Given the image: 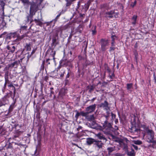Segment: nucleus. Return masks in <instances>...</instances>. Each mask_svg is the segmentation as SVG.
<instances>
[{
  "instance_id": "1",
  "label": "nucleus",
  "mask_w": 156,
  "mask_h": 156,
  "mask_svg": "<svg viewBox=\"0 0 156 156\" xmlns=\"http://www.w3.org/2000/svg\"><path fill=\"white\" fill-rule=\"evenodd\" d=\"M107 120H106L105 121L102 126L97 125V124H95V125H97V126H95L93 128L97 129L102 130L103 132H104V129L106 130L109 129L111 128L112 125L110 123L108 122Z\"/></svg>"
},
{
  "instance_id": "56",
  "label": "nucleus",
  "mask_w": 156,
  "mask_h": 156,
  "mask_svg": "<svg viewBox=\"0 0 156 156\" xmlns=\"http://www.w3.org/2000/svg\"><path fill=\"white\" fill-rule=\"evenodd\" d=\"M115 156H122V155L119 154H117Z\"/></svg>"
},
{
  "instance_id": "35",
  "label": "nucleus",
  "mask_w": 156,
  "mask_h": 156,
  "mask_svg": "<svg viewBox=\"0 0 156 156\" xmlns=\"http://www.w3.org/2000/svg\"><path fill=\"white\" fill-rule=\"evenodd\" d=\"M134 151H133V152H128V155H130L131 156H134V154L133 153Z\"/></svg>"
},
{
  "instance_id": "43",
  "label": "nucleus",
  "mask_w": 156,
  "mask_h": 156,
  "mask_svg": "<svg viewBox=\"0 0 156 156\" xmlns=\"http://www.w3.org/2000/svg\"><path fill=\"white\" fill-rule=\"evenodd\" d=\"M114 13H115V15H114V16H115V18H117L118 16V14H119V13L118 12L115 13L114 12Z\"/></svg>"
},
{
  "instance_id": "32",
  "label": "nucleus",
  "mask_w": 156,
  "mask_h": 156,
  "mask_svg": "<svg viewBox=\"0 0 156 156\" xmlns=\"http://www.w3.org/2000/svg\"><path fill=\"white\" fill-rule=\"evenodd\" d=\"M5 133V130L2 128H0V133L2 135H4Z\"/></svg>"
},
{
  "instance_id": "45",
  "label": "nucleus",
  "mask_w": 156,
  "mask_h": 156,
  "mask_svg": "<svg viewBox=\"0 0 156 156\" xmlns=\"http://www.w3.org/2000/svg\"><path fill=\"white\" fill-rule=\"evenodd\" d=\"M82 127L80 126H79L77 128V131H80V129H81Z\"/></svg>"
},
{
  "instance_id": "17",
  "label": "nucleus",
  "mask_w": 156,
  "mask_h": 156,
  "mask_svg": "<svg viewBox=\"0 0 156 156\" xmlns=\"http://www.w3.org/2000/svg\"><path fill=\"white\" fill-rule=\"evenodd\" d=\"M34 21L37 25H38L41 27L42 26L43 23L40 21L39 19H35L34 20Z\"/></svg>"
},
{
  "instance_id": "48",
  "label": "nucleus",
  "mask_w": 156,
  "mask_h": 156,
  "mask_svg": "<svg viewBox=\"0 0 156 156\" xmlns=\"http://www.w3.org/2000/svg\"><path fill=\"white\" fill-rule=\"evenodd\" d=\"M137 55H138V54L137 53L135 54V57L136 58V60H137Z\"/></svg>"
},
{
  "instance_id": "46",
  "label": "nucleus",
  "mask_w": 156,
  "mask_h": 156,
  "mask_svg": "<svg viewBox=\"0 0 156 156\" xmlns=\"http://www.w3.org/2000/svg\"><path fill=\"white\" fill-rule=\"evenodd\" d=\"M44 62H45V61H42V65H41V67H44Z\"/></svg>"
},
{
  "instance_id": "44",
  "label": "nucleus",
  "mask_w": 156,
  "mask_h": 156,
  "mask_svg": "<svg viewBox=\"0 0 156 156\" xmlns=\"http://www.w3.org/2000/svg\"><path fill=\"white\" fill-rule=\"evenodd\" d=\"M51 59L50 58H48L46 60V62L48 63V64H50V62H49V61Z\"/></svg>"
},
{
  "instance_id": "16",
  "label": "nucleus",
  "mask_w": 156,
  "mask_h": 156,
  "mask_svg": "<svg viewBox=\"0 0 156 156\" xmlns=\"http://www.w3.org/2000/svg\"><path fill=\"white\" fill-rule=\"evenodd\" d=\"M94 140L91 138H88L87 139V143L88 145H90L94 143Z\"/></svg>"
},
{
  "instance_id": "12",
  "label": "nucleus",
  "mask_w": 156,
  "mask_h": 156,
  "mask_svg": "<svg viewBox=\"0 0 156 156\" xmlns=\"http://www.w3.org/2000/svg\"><path fill=\"white\" fill-rule=\"evenodd\" d=\"M149 143H152L151 145H149V147H151L153 148H156V140H152L151 141H148Z\"/></svg>"
},
{
  "instance_id": "50",
  "label": "nucleus",
  "mask_w": 156,
  "mask_h": 156,
  "mask_svg": "<svg viewBox=\"0 0 156 156\" xmlns=\"http://www.w3.org/2000/svg\"><path fill=\"white\" fill-rule=\"evenodd\" d=\"M85 5H86V6H85V7L86 8H87V9H88V8H89V5H86V4H85Z\"/></svg>"
},
{
  "instance_id": "26",
  "label": "nucleus",
  "mask_w": 156,
  "mask_h": 156,
  "mask_svg": "<svg viewBox=\"0 0 156 156\" xmlns=\"http://www.w3.org/2000/svg\"><path fill=\"white\" fill-rule=\"evenodd\" d=\"M25 48H26L27 50L30 51L31 50L30 44H27L25 46Z\"/></svg>"
},
{
  "instance_id": "9",
  "label": "nucleus",
  "mask_w": 156,
  "mask_h": 156,
  "mask_svg": "<svg viewBox=\"0 0 156 156\" xmlns=\"http://www.w3.org/2000/svg\"><path fill=\"white\" fill-rule=\"evenodd\" d=\"M100 106L104 108L106 110H109L110 107L108 106V103L106 101H105L103 103H101Z\"/></svg>"
},
{
  "instance_id": "2",
  "label": "nucleus",
  "mask_w": 156,
  "mask_h": 156,
  "mask_svg": "<svg viewBox=\"0 0 156 156\" xmlns=\"http://www.w3.org/2000/svg\"><path fill=\"white\" fill-rule=\"evenodd\" d=\"M146 138L147 140V141H151L153 140L154 137V131L151 129H149L148 127L146 128Z\"/></svg>"
},
{
  "instance_id": "4",
  "label": "nucleus",
  "mask_w": 156,
  "mask_h": 156,
  "mask_svg": "<svg viewBox=\"0 0 156 156\" xmlns=\"http://www.w3.org/2000/svg\"><path fill=\"white\" fill-rule=\"evenodd\" d=\"M101 49L103 51H105L106 49V47L108 45V42L107 40L101 39Z\"/></svg>"
},
{
  "instance_id": "49",
  "label": "nucleus",
  "mask_w": 156,
  "mask_h": 156,
  "mask_svg": "<svg viewBox=\"0 0 156 156\" xmlns=\"http://www.w3.org/2000/svg\"><path fill=\"white\" fill-rule=\"evenodd\" d=\"M114 74L112 73V76H110V78H112L113 77H114Z\"/></svg>"
},
{
  "instance_id": "39",
  "label": "nucleus",
  "mask_w": 156,
  "mask_h": 156,
  "mask_svg": "<svg viewBox=\"0 0 156 156\" xmlns=\"http://www.w3.org/2000/svg\"><path fill=\"white\" fill-rule=\"evenodd\" d=\"M136 3V1H135L133 3H132L130 5L132 7H133L134 6H135Z\"/></svg>"
},
{
  "instance_id": "55",
  "label": "nucleus",
  "mask_w": 156,
  "mask_h": 156,
  "mask_svg": "<svg viewBox=\"0 0 156 156\" xmlns=\"http://www.w3.org/2000/svg\"><path fill=\"white\" fill-rule=\"evenodd\" d=\"M37 148H36V150L34 151V153H37Z\"/></svg>"
},
{
  "instance_id": "23",
  "label": "nucleus",
  "mask_w": 156,
  "mask_h": 156,
  "mask_svg": "<svg viewBox=\"0 0 156 156\" xmlns=\"http://www.w3.org/2000/svg\"><path fill=\"white\" fill-rule=\"evenodd\" d=\"M14 107H15V103H12L10 105V107L9 108V112H11L12 111Z\"/></svg>"
},
{
  "instance_id": "41",
  "label": "nucleus",
  "mask_w": 156,
  "mask_h": 156,
  "mask_svg": "<svg viewBox=\"0 0 156 156\" xmlns=\"http://www.w3.org/2000/svg\"><path fill=\"white\" fill-rule=\"evenodd\" d=\"M132 147L136 150H137L138 149V148L137 146H136V145H135L133 144L132 145Z\"/></svg>"
},
{
  "instance_id": "28",
  "label": "nucleus",
  "mask_w": 156,
  "mask_h": 156,
  "mask_svg": "<svg viewBox=\"0 0 156 156\" xmlns=\"http://www.w3.org/2000/svg\"><path fill=\"white\" fill-rule=\"evenodd\" d=\"M116 37L115 36H112V42L111 43V45H112V47H115V45L114 44V37Z\"/></svg>"
},
{
  "instance_id": "3",
  "label": "nucleus",
  "mask_w": 156,
  "mask_h": 156,
  "mask_svg": "<svg viewBox=\"0 0 156 156\" xmlns=\"http://www.w3.org/2000/svg\"><path fill=\"white\" fill-rule=\"evenodd\" d=\"M47 55H49V57H52L53 59L54 62L55 61V55L56 54V51L54 50V49L50 48L46 52Z\"/></svg>"
},
{
  "instance_id": "53",
  "label": "nucleus",
  "mask_w": 156,
  "mask_h": 156,
  "mask_svg": "<svg viewBox=\"0 0 156 156\" xmlns=\"http://www.w3.org/2000/svg\"><path fill=\"white\" fill-rule=\"evenodd\" d=\"M80 2H78V4H77V5H78V8L79 7H80Z\"/></svg>"
},
{
  "instance_id": "15",
  "label": "nucleus",
  "mask_w": 156,
  "mask_h": 156,
  "mask_svg": "<svg viewBox=\"0 0 156 156\" xmlns=\"http://www.w3.org/2000/svg\"><path fill=\"white\" fill-rule=\"evenodd\" d=\"M107 150L108 152V154H110L112 152L115 150V147L114 146L112 147H108L107 148Z\"/></svg>"
},
{
  "instance_id": "33",
  "label": "nucleus",
  "mask_w": 156,
  "mask_h": 156,
  "mask_svg": "<svg viewBox=\"0 0 156 156\" xmlns=\"http://www.w3.org/2000/svg\"><path fill=\"white\" fill-rule=\"evenodd\" d=\"M115 48L114 47H111L109 49V51L110 52H112L115 50Z\"/></svg>"
},
{
  "instance_id": "47",
  "label": "nucleus",
  "mask_w": 156,
  "mask_h": 156,
  "mask_svg": "<svg viewBox=\"0 0 156 156\" xmlns=\"http://www.w3.org/2000/svg\"><path fill=\"white\" fill-rule=\"evenodd\" d=\"M96 98H93L91 100H90V101L92 102H93L96 99Z\"/></svg>"
},
{
  "instance_id": "25",
  "label": "nucleus",
  "mask_w": 156,
  "mask_h": 156,
  "mask_svg": "<svg viewBox=\"0 0 156 156\" xmlns=\"http://www.w3.org/2000/svg\"><path fill=\"white\" fill-rule=\"evenodd\" d=\"M110 114L111 115V113H110V112L107 111L106 112V115H105L106 120H108L109 117L110 116Z\"/></svg>"
},
{
  "instance_id": "60",
  "label": "nucleus",
  "mask_w": 156,
  "mask_h": 156,
  "mask_svg": "<svg viewBox=\"0 0 156 156\" xmlns=\"http://www.w3.org/2000/svg\"><path fill=\"white\" fill-rule=\"evenodd\" d=\"M69 76V73H68L67 74V76H66V78H68Z\"/></svg>"
},
{
  "instance_id": "24",
  "label": "nucleus",
  "mask_w": 156,
  "mask_h": 156,
  "mask_svg": "<svg viewBox=\"0 0 156 156\" xmlns=\"http://www.w3.org/2000/svg\"><path fill=\"white\" fill-rule=\"evenodd\" d=\"M58 44V43L56 42V40L55 38H53L52 39V44L54 46V47Z\"/></svg>"
},
{
  "instance_id": "42",
  "label": "nucleus",
  "mask_w": 156,
  "mask_h": 156,
  "mask_svg": "<svg viewBox=\"0 0 156 156\" xmlns=\"http://www.w3.org/2000/svg\"><path fill=\"white\" fill-rule=\"evenodd\" d=\"M32 156H39V152H37V153H34L32 155Z\"/></svg>"
},
{
  "instance_id": "58",
  "label": "nucleus",
  "mask_w": 156,
  "mask_h": 156,
  "mask_svg": "<svg viewBox=\"0 0 156 156\" xmlns=\"http://www.w3.org/2000/svg\"><path fill=\"white\" fill-rule=\"evenodd\" d=\"M35 51V50H33L32 52H31V54H34V53Z\"/></svg>"
},
{
  "instance_id": "20",
  "label": "nucleus",
  "mask_w": 156,
  "mask_h": 156,
  "mask_svg": "<svg viewBox=\"0 0 156 156\" xmlns=\"http://www.w3.org/2000/svg\"><path fill=\"white\" fill-rule=\"evenodd\" d=\"M23 132L21 131H17L16 134L13 137V139H14L16 137H18Z\"/></svg>"
},
{
  "instance_id": "54",
  "label": "nucleus",
  "mask_w": 156,
  "mask_h": 156,
  "mask_svg": "<svg viewBox=\"0 0 156 156\" xmlns=\"http://www.w3.org/2000/svg\"><path fill=\"white\" fill-rule=\"evenodd\" d=\"M60 14L58 15L56 17L55 19H57L59 17V16H60Z\"/></svg>"
},
{
  "instance_id": "7",
  "label": "nucleus",
  "mask_w": 156,
  "mask_h": 156,
  "mask_svg": "<svg viewBox=\"0 0 156 156\" xmlns=\"http://www.w3.org/2000/svg\"><path fill=\"white\" fill-rule=\"evenodd\" d=\"M96 107V105L95 104L90 105L86 108V111L88 114L91 113L95 111Z\"/></svg>"
},
{
  "instance_id": "10",
  "label": "nucleus",
  "mask_w": 156,
  "mask_h": 156,
  "mask_svg": "<svg viewBox=\"0 0 156 156\" xmlns=\"http://www.w3.org/2000/svg\"><path fill=\"white\" fill-rule=\"evenodd\" d=\"M115 141L119 143V145L120 147H122L124 146V143L123 142V140L120 138H116Z\"/></svg>"
},
{
  "instance_id": "38",
  "label": "nucleus",
  "mask_w": 156,
  "mask_h": 156,
  "mask_svg": "<svg viewBox=\"0 0 156 156\" xmlns=\"http://www.w3.org/2000/svg\"><path fill=\"white\" fill-rule=\"evenodd\" d=\"M27 26H22L20 27V30H26V29L27 28Z\"/></svg>"
},
{
  "instance_id": "6",
  "label": "nucleus",
  "mask_w": 156,
  "mask_h": 156,
  "mask_svg": "<svg viewBox=\"0 0 156 156\" xmlns=\"http://www.w3.org/2000/svg\"><path fill=\"white\" fill-rule=\"evenodd\" d=\"M7 48L9 54L13 53L16 49V47L14 44H9L7 46Z\"/></svg>"
},
{
  "instance_id": "59",
  "label": "nucleus",
  "mask_w": 156,
  "mask_h": 156,
  "mask_svg": "<svg viewBox=\"0 0 156 156\" xmlns=\"http://www.w3.org/2000/svg\"><path fill=\"white\" fill-rule=\"evenodd\" d=\"M115 129L117 130L118 129V128L117 127V126H115Z\"/></svg>"
},
{
  "instance_id": "52",
  "label": "nucleus",
  "mask_w": 156,
  "mask_h": 156,
  "mask_svg": "<svg viewBox=\"0 0 156 156\" xmlns=\"http://www.w3.org/2000/svg\"><path fill=\"white\" fill-rule=\"evenodd\" d=\"M68 82V80H66L65 85H67L68 84L67 82Z\"/></svg>"
},
{
  "instance_id": "5",
  "label": "nucleus",
  "mask_w": 156,
  "mask_h": 156,
  "mask_svg": "<svg viewBox=\"0 0 156 156\" xmlns=\"http://www.w3.org/2000/svg\"><path fill=\"white\" fill-rule=\"evenodd\" d=\"M9 98L8 95H6L0 100V107L5 105L8 103V99Z\"/></svg>"
},
{
  "instance_id": "8",
  "label": "nucleus",
  "mask_w": 156,
  "mask_h": 156,
  "mask_svg": "<svg viewBox=\"0 0 156 156\" xmlns=\"http://www.w3.org/2000/svg\"><path fill=\"white\" fill-rule=\"evenodd\" d=\"M95 135L99 139L102 140L103 142H106V139L104 136L103 134L102 131H101L98 133H95Z\"/></svg>"
},
{
  "instance_id": "61",
  "label": "nucleus",
  "mask_w": 156,
  "mask_h": 156,
  "mask_svg": "<svg viewBox=\"0 0 156 156\" xmlns=\"http://www.w3.org/2000/svg\"><path fill=\"white\" fill-rule=\"evenodd\" d=\"M11 139H12L11 138H9V140H8L9 142H11L10 140Z\"/></svg>"
},
{
  "instance_id": "22",
  "label": "nucleus",
  "mask_w": 156,
  "mask_h": 156,
  "mask_svg": "<svg viewBox=\"0 0 156 156\" xmlns=\"http://www.w3.org/2000/svg\"><path fill=\"white\" fill-rule=\"evenodd\" d=\"M133 142L135 144L138 145H140L142 144V141L139 140H134L133 141Z\"/></svg>"
},
{
  "instance_id": "64",
  "label": "nucleus",
  "mask_w": 156,
  "mask_h": 156,
  "mask_svg": "<svg viewBox=\"0 0 156 156\" xmlns=\"http://www.w3.org/2000/svg\"><path fill=\"white\" fill-rule=\"evenodd\" d=\"M53 88L51 87V88H50V90H53Z\"/></svg>"
},
{
  "instance_id": "19",
  "label": "nucleus",
  "mask_w": 156,
  "mask_h": 156,
  "mask_svg": "<svg viewBox=\"0 0 156 156\" xmlns=\"http://www.w3.org/2000/svg\"><path fill=\"white\" fill-rule=\"evenodd\" d=\"M114 13V11H111L110 12L106 13V14L108 16V17L110 18H112L113 17L112 15Z\"/></svg>"
},
{
  "instance_id": "51",
  "label": "nucleus",
  "mask_w": 156,
  "mask_h": 156,
  "mask_svg": "<svg viewBox=\"0 0 156 156\" xmlns=\"http://www.w3.org/2000/svg\"><path fill=\"white\" fill-rule=\"evenodd\" d=\"M92 34H94L96 33V31L94 30H92Z\"/></svg>"
},
{
  "instance_id": "40",
  "label": "nucleus",
  "mask_w": 156,
  "mask_h": 156,
  "mask_svg": "<svg viewBox=\"0 0 156 156\" xmlns=\"http://www.w3.org/2000/svg\"><path fill=\"white\" fill-rule=\"evenodd\" d=\"M34 5H31L30 7V11H33L34 9L33 8L34 6Z\"/></svg>"
},
{
  "instance_id": "29",
  "label": "nucleus",
  "mask_w": 156,
  "mask_h": 156,
  "mask_svg": "<svg viewBox=\"0 0 156 156\" xmlns=\"http://www.w3.org/2000/svg\"><path fill=\"white\" fill-rule=\"evenodd\" d=\"M80 113L81 115L83 116H86L88 114L87 112H81Z\"/></svg>"
},
{
  "instance_id": "36",
  "label": "nucleus",
  "mask_w": 156,
  "mask_h": 156,
  "mask_svg": "<svg viewBox=\"0 0 156 156\" xmlns=\"http://www.w3.org/2000/svg\"><path fill=\"white\" fill-rule=\"evenodd\" d=\"M21 1L24 4H28L29 2L28 0H21Z\"/></svg>"
},
{
  "instance_id": "62",
  "label": "nucleus",
  "mask_w": 156,
  "mask_h": 156,
  "mask_svg": "<svg viewBox=\"0 0 156 156\" xmlns=\"http://www.w3.org/2000/svg\"><path fill=\"white\" fill-rule=\"evenodd\" d=\"M53 93H54L53 91H52V90H51V94H53Z\"/></svg>"
},
{
  "instance_id": "31",
  "label": "nucleus",
  "mask_w": 156,
  "mask_h": 156,
  "mask_svg": "<svg viewBox=\"0 0 156 156\" xmlns=\"http://www.w3.org/2000/svg\"><path fill=\"white\" fill-rule=\"evenodd\" d=\"M88 119L90 120H93L94 119V117L93 115H90Z\"/></svg>"
},
{
  "instance_id": "14",
  "label": "nucleus",
  "mask_w": 156,
  "mask_h": 156,
  "mask_svg": "<svg viewBox=\"0 0 156 156\" xmlns=\"http://www.w3.org/2000/svg\"><path fill=\"white\" fill-rule=\"evenodd\" d=\"M95 144L97 145L98 147L99 148H101L103 143H102L101 141H95Z\"/></svg>"
},
{
  "instance_id": "34",
  "label": "nucleus",
  "mask_w": 156,
  "mask_h": 156,
  "mask_svg": "<svg viewBox=\"0 0 156 156\" xmlns=\"http://www.w3.org/2000/svg\"><path fill=\"white\" fill-rule=\"evenodd\" d=\"M81 115H80V113L79 112H77L75 115V117L76 119H77L78 118L79 116Z\"/></svg>"
},
{
  "instance_id": "13",
  "label": "nucleus",
  "mask_w": 156,
  "mask_h": 156,
  "mask_svg": "<svg viewBox=\"0 0 156 156\" xmlns=\"http://www.w3.org/2000/svg\"><path fill=\"white\" fill-rule=\"evenodd\" d=\"M137 16L136 15H134L131 19L132 24L133 25H135L136 23V19Z\"/></svg>"
},
{
  "instance_id": "63",
  "label": "nucleus",
  "mask_w": 156,
  "mask_h": 156,
  "mask_svg": "<svg viewBox=\"0 0 156 156\" xmlns=\"http://www.w3.org/2000/svg\"><path fill=\"white\" fill-rule=\"evenodd\" d=\"M14 36H15L16 35V33H14L13 34Z\"/></svg>"
},
{
  "instance_id": "30",
  "label": "nucleus",
  "mask_w": 156,
  "mask_h": 156,
  "mask_svg": "<svg viewBox=\"0 0 156 156\" xmlns=\"http://www.w3.org/2000/svg\"><path fill=\"white\" fill-rule=\"evenodd\" d=\"M7 79H5V82L4 84L3 87L2 88V91L3 93L5 92V87H6V81Z\"/></svg>"
},
{
  "instance_id": "57",
  "label": "nucleus",
  "mask_w": 156,
  "mask_h": 156,
  "mask_svg": "<svg viewBox=\"0 0 156 156\" xmlns=\"http://www.w3.org/2000/svg\"><path fill=\"white\" fill-rule=\"evenodd\" d=\"M64 72H63V74H62L61 75H60L61 77H62L63 76V75H64Z\"/></svg>"
},
{
  "instance_id": "27",
  "label": "nucleus",
  "mask_w": 156,
  "mask_h": 156,
  "mask_svg": "<svg viewBox=\"0 0 156 156\" xmlns=\"http://www.w3.org/2000/svg\"><path fill=\"white\" fill-rule=\"evenodd\" d=\"M9 86L12 88V89L13 90L14 94L15 95L16 94V90L15 87L12 84L9 85Z\"/></svg>"
},
{
  "instance_id": "11",
  "label": "nucleus",
  "mask_w": 156,
  "mask_h": 156,
  "mask_svg": "<svg viewBox=\"0 0 156 156\" xmlns=\"http://www.w3.org/2000/svg\"><path fill=\"white\" fill-rule=\"evenodd\" d=\"M18 65V62L17 61H15L13 63H12L10 64H9L8 65V68H12V67H14L16 68L17 67Z\"/></svg>"
},
{
  "instance_id": "37",
  "label": "nucleus",
  "mask_w": 156,
  "mask_h": 156,
  "mask_svg": "<svg viewBox=\"0 0 156 156\" xmlns=\"http://www.w3.org/2000/svg\"><path fill=\"white\" fill-rule=\"evenodd\" d=\"M111 115L112 117V119H114L115 118L116 115L115 114L113 113L112 112H111Z\"/></svg>"
},
{
  "instance_id": "21",
  "label": "nucleus",
  "mask_w": 156,
  "mask_h": 156,
  "mask_svg": "<svg viewBox=\"0 0 156 156\" xmlns=\"http://www.w3.org/2000/svg\"><path fill=\"white\" fill-rule=\"evenodd\" d=\"M133 84L132 83H127V89L130 91H131V90H130L131 88H132Z\"/></svg>"
},
{
  "instance_id": "18",
  "label": "nucleus",
  "mask_w": 156,
  "mask_h": 156,
  "mask_svg": "<svg viewBox=\"0 0 156 156\" xmlns=\"http://www.w3.org/2000/svg\"><path fill=\"white\" fill-rule=\"evenodd\" d=\"M66 93V90H65L64 88L61 89L59 92V94L62 96L64 95Z\"/></svg>"
}]
</instances>
